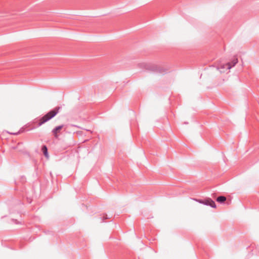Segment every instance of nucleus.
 I'll return each instance as SVG.
<instances>
[{
    "label": "nucleus",
    "instance_id": "1",
    "mask_svg": "<svg viewBox=\"0 0 259 259\" xmlns=\"http://www.w3.org/2000/svg\"><path fill=\"white\" fill-rule=\"evenodd\" d=\"M59 108L56 110H52L48 112L46 115L44 116L40 120L39 122V125H41L44 123L46 122L53 117H54L57 113L58 112Z\"/></svg>",
    "mask_w": 259,
    "mask_h": 259
},
{
    "label": "nucleus",
    "instance_id": "2",
    "mask_svg": "<svg viewBox=\"0 0 259 259\" xmlns=\"http://www.w3.org/2000/svg\"><path fill=\"white\" fill-rule=\"evenodd\" d=\"M63 127V125H60L54 128L52 132L56 138H58V134L59 133Z\"/></svg>",
    "mask_w": 259,
    "mask_h": 259
},
{
    "label": "nucleus",
    "instance_id": "3",
    "mask_svg": "<svg viewBox=\"0 0 259 259\" xmlns=\"http://www.w3.org/2000/svg\"><path fill=\"white\" fill-rule=\"evenodd\" d=\"M203 203L206 205H209L213 208L216 207L215 202L210 199L205 200V202H203Z\"/></svg>",
    "mask_w": 259,
    "mask_h": 259
},
{
    "label": "nucleus",
    "instance_id": "4",
    "mask_svg": "<svg viewBox=\"0 0 259 259\" xmlns=\"http://www.w3.org/2000/svg\"><path fill=\"white\" fill-rule=\"evenodd\" d=\"M226 200V198L225 196H219L217 198V201L220 203H222Z\"/></svg>",
    "mask_w": 259,
    "mask_h": 259
},
{
    "label": "nucleus",
    "instance_id": "5",
    "mask_svg": "<svg viewBox=\"0 0 259 259\" xmlns=\"http://www.w3.org/2000/svg\"><path fill=\"white\" fill-rule=\"evenodd\" d=\"M47 148L46 146H44L42 148V151L45 155V156L48 158L49 157V155H48V152H47Z\"/></svg>",
    "mask_w": 259,
    "mask_h": 259
},
{
    "label": "nucleus",
    "instance_id": "6",
    "mask_svg": "<svg viewBox=\"0 0 259 259\" xmlns=\"http://www.w3.org/2000/svg\"><path fill=\"white\" fill-rule=\"evenodd\" d=\"M237 62H238V60H237V59H236L235 60H234L233 61V65L236 64Z\"/></svg>",
    "mask_w": 259,
    "mask_h": 259
},
{
    "label": "nucleus",
    "instance_id": "7",
    "mask_svg": "<svg viewBox=\"0 0 259 259\" xmlns=\"http://www.w3.org/2000/svg\"><path fill=\"white\" fill-rule=\"evenodd\" d=\"M227 65L228 66V69H230V68H231V66H230V65L229 64H228Z\"/></svg>",
    "mask_w": 259,
    "mask_h": 259
}]
</instances>
